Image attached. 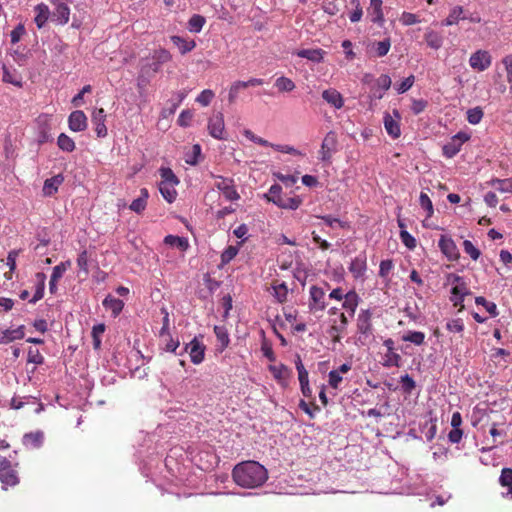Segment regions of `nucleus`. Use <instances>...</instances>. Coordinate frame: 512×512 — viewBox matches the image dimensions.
Here are the masks:
<instances>
[{"label": "nucleus", "instance_id": "338daca9", "mask_svg": "<svg viewBox=\"0 0 512 512\" xmlns=\"http://www.w3.org/2000/svg\"><path fill=\"white\" fill-rule=\"evenodd\" d=\"M28 363H33L35 365H41L44 362V357L40 353V351L36 348H30L28 350Z\"/></svg>", "mask_w": 512, "mask_h": 512}, {"label": "nucleus", "instance_id": "4468645a", "mask_svg": "<svg viewBox=\"0 0 512 512\" xmlns=\"http://www.w3.org/2000/svg\"><path fill=\"white\" fill-rule=\"evenodd\" d=\"M438 246L448 260L457 261L460 258L459 249L451 237L441 235Z\"/></svg>", "mask_w": 512, "mask_h": 512}, {"label": "nucleus", "instance_id": "4d7b16f0", "mask_svg": "<svg viewBox=\"0 0 512 512\" xmlns=\"http://www.w3.org/2000/svg\"><path fill=\"white\" fill-rule=\"evenodd\" d=\"M160 175L162 178V181L160 183H167V184L174 185V184H178V182H179L176 175L173 173V171L170 168H161Z\"/></svg>", "mask_w": 512, "mask_h": 512}, {"label": "nucleus", "instance_id": "680f3d73", "mask_svg": "<svg viewBox=\"0 0 512 512\" xmlns=\"http://www.w3.org/2000/svg\"><path fill=\"white\" fill-rule=\"evenodd\" d=\"M215 94L210 89L203 90L196 98V102L201 104L202 106H208L213 100Z\"/></svg>", "mask_w": 512, "mask_h": 512}, {"label": "nucleus", "instance_id": "4c0bfd02", "mask_svg": "<svg viewBox=\"0 0 512 512\" xmlns=\"http://www.w3.org/2000/svg\"><path fill=\"white\" fill-rule=\"evenodd\" d=\"M490 184L501 193H512V178H495L491 180Z\"/></svg>", "mask_w": 512, "mask_h": 512}, {"label": "nucleus", "instance_id": "c85d7f7f", "mask_svg": "<svg viewBox=\"0 0 512 512\" xmlns=\"http://www.w3.org/2000/svg\"><path fill=\"white\" fill-rule=\"evenodd\" d=\"M148 197V190L146 188H142L140 190V196L132 201V203L129 206V209L137 214L142 213L147 206Z\"/></svg>", "mask_w": 512, "mask_h": 512}, {"label": "nucleus", "instance_id": "393cba45", "mask_svg": "<svg viewBox=\"0 0 512 512\" xmlns=\"http://www.w3.org/2000/svg\"><path fill=\"white\" fill-rule=\"evenodd\" d=\"M44 442V433L41 431L26 433L23 437V444L27 448L38 449Z\"/></svg>", "mask_w": 512, "mask_h": 512}, {"label": "nucleus", "instance_id": "412c9836", "mask_svg": "<svg viewBox=\"0 0 512 512\" xmlns=\"http://www.w3.org/2000/svg\"><path fill=\"white\" fill-rule=\"evenodd\" d=\"M25 336V327L21 325L15 329H6L0 332V344H9L15 340L23 339Z\"/></svg>", "mask_w": 512, "mask_h": 512}, {"label": "nucleus", "instance_id": "473e14b6", "mask_svg": "<svg viewBox=\"0 0 512 512\" xmlns=\"http://www.w3.org/2000/svg\"><path fill=\"white\" fill-rule=\"evenodd\" d=\"M325 52L322 49H303L297 52L301 58H306L310 61L319 63L323 60Z\"/></svg>", "mask_w": 512, "mask_h": 512}, {"label": "nucleus", "instance_id": "4be33fe9", "mask_svg": "<svg viewBox=\"0 0 512 512\" xmlns=\"http://www.w3.org/2000/svg\"><path fill=\"white\" fill-rule=\"evenodd\" d=\"M186 349H189V355L192 363L200 364L204 360L205 347L198 340L193 339L186 346Z\"/></svg>", "mask_w": 512, "mask_h": 512}, {"label": "nucleus", "instance_id": "423d86ee", "mask_svg": "<svg viewBox=\"0 0 512 512\" xmlns=\"http://www.w3.org/2000/svg\"><path fill=\"white\" fill-rule=\"evenodd\" d=\"M0 482L5 486H16L19 483L18 472L13 467L10 460L5 457L0 458Z\"/></svg>", "mask_w": 512, "mask_h": 512}, {"label": "nucleus", "instance_id": "aec40b11", "mask_svg": "<svg viewBox=\"0 0 512 512\" xmlns=\"http://www.w3.org/2000/svg\"><path fill=\"white\" fill-rule=\"evenodd\" d=\"M268 369L271 372V374L273 375L274 379L279 384H281L282 386L287 385L288 379L291 375V371L286 365H284L282 363H280L278 365H270L268 367Z\"/></svg>", "mask_w": 512, "mask_h": 512}, {"label": "nucleus", "instance_id": "f704fd0d", "mask_svg": "<svg viewBox=\"0 0 512 512\" xmlns=\"http://www.w3.org/2000/svg\"><path fill=\"white\" fill-rule=\"evenodd\" d=\"M460 19H466V16L463 15V8L461 6H455L442 24L444 26H451L457 24Z\"/></svg>", "mask_w": 512, "mask_h": 512}, {"label": "nucleus", "instance_id": "a211bd4d", "mask_svg": "<svg viewBox=\"0 0 512 512\" xmlns=\"http://www.w3.org/2000/svg\"><path fill=\"white\" fill-rule=\"evenodd\" d=\"M323 100L334 109H341L344 106V98L342 94L335 88H328L322 92Z\"/></svg>", "mask_w": 512, "mask_h": 512}, {"label": "nucleus", "instance_id": "5fc2aeb1", "mask_svg": "<svg viewBox=\"0 0 512 512\" xmlns=\"http://www.w3.org/2000/svg\"><path fill=\"white\" fill-rule=\"evenodd\" d=\"M420 206L427 212V217H431L434 213L433 204L428 194L421 192L419 196Z\"/></svg>", "mask_w": 512, "mask_h": 512}, {"label": "nucleus", "instance_id": "7ed1b4c3", "mask_svg": "<svg viewBox=\"0 0 512 512\" xmlns=\"http://www.w3.org/2000/svg\"><path fill=\"white\" fill-rule=\"evenodd\" d=\"M172 60L171 53L165 48H159L153 51L151 56V62L142 65L140 73L141 75L152 76L161 70L163 64H166Z\"/></svg>", "mask_w": 512, "mask_h": 512}, {"label": "nucleus", "instance_id": "f8f14e48", "mask_svg": "<svg viewBox=\"0 0 512 512\" xmlns=\"http://www.w3.org/2000/svg\"><path fill=\"white\" fill-rule=\"evenodd\" d=\"M309 309L310 311L312 312H317V311H323L326 309V301H325V291L316 286V285H313L310 287V290H309Z\"/></svg>", "mask_w": 512, "mask_h": 512}, {"label": "nucleus", "instance_id": "13d9d810", "mask_svg": "<svg viewBox=\"0 0 512 512\" xmlns=\"http://www.w3.org/2000/svg\"><path fill=\"white\" fill-rule=\"evenodd\" d=\"M391 47L390 39H385L374 44L376 56L383 57L387 55Z\"/></svg>", "mask_w": 512, "mask_h": 512}, {"label": "nucleus", "instance_id": "c756f323", "mask_svg": "<svg viewBox=\"0 0 512 512\" xmlns=\"http://www.w3.org/2000/svg\"><path fill=\"white\" fill-rule=\"evenodd\" d=\"M107 310H111L114 317L118 316L124 307V302L121 299L108 295L102 302Z\"/></svg>", "mask_w": 512, "mask_h": 512}, {"label": "nucleus", "instance_id": "b1692460", "mask_svg": "<svg viewBox=\"0 0 512 512\" xmlns=\"http://www.w3.org/2000/svg\"><path fill=\"white\" fill-rule=\"evenodd\" d=\"M64 176L62 174H57L51 178L45 180L43 185V194L45 196H53L57 191L59 186L63 183Z\"/></svg>", "mask_w": 512, "mask_h": 512}, {"label": "nucleus", "instance_id": "c9c22d12", "mask_svg": "<svg viewBox=\"0 0 512 512\" xmlns=\"http://www.w3.org/2000/svg\"><path fill=\"white\" fill-rule=\"evenodd\" d=\"M214 333L216 335L217 341L220 343V351H223L228 347L230 343L227 329L224 326H215Z\"/></svg>", "mask_w": 512, "mask_h": 512}, {"label": "nucleus", "instance_id": "bf43d9fd", "mask_svg": "<svg viewBox=\"0 0 512 512\" xmlns=\"http://www.w3.org/2000/svg\"><path fill=\"white\" fill-rule=\"evenodd\" d=\"M350 4L354 6V10L349 14L350 21L353 23L360 21L363 15V10L359 0H350Z\"/></svg>", "mask_w": 512, "mask_h": 512}, {"label": "nucleus", "instance_id": "1a4fd4ad", "mask_svg": "<svg viewBox=\"0 0 512 512\" xmlns=\"http://www.w3.org/2000/svg\"><path fill=\"white\" fill-rule=\"evenodd\" d=\"M470 136L465 132H458L451 140L446 143L443 148V155L447 158L454 157L460 150L462 145L468 141Z\"/></svg>", "mask_w": 512, "mask_h": 512}, {"label": "nucleus", "instance_id": "39448f33", "mask_svg": "<svg viewBox=\"0 0 512 512\" xmlns=\"http://www.w3.org/2000/svg\"><path fill=\"white\" fill-rule=\"evenodd\" d=\"M213 177L215 179V187L221 191L227 201H237L240 199L234 179L221 175H214Z\"/></svg>", "mask_w": 512, "mask_h": 512}, {"label": "nucleus", "instance_id": "a878e982", "mask_svg": "<svg viewBox=\"0 0 512 512\" xmlns=\"http://www.w3.org/2000/svg\"><path fill=\"white\" fill-rule=\"evenodd\" d=\"M34 10L36 12L34 21L36 23V26L39 29H41L42 27L45 26L46 22L48 21L51 12L49 10V7L44 3H40L37 6H35Z\"/></svg>", "mask_w": 512, "mask_h": 512}, {"label": "nucleus", "instance_id": "9d476101", "mask_svg": "<svg viewBox=\"0 0 512 512\" xmlns=\"http://www.w3.org/2000/svg\"><path fill=\"white\" fill-rule=\"evenodd\" d=\"M469 64L472 69L482 72L487 70L492 64V56L486 50H477L471 54Z\"/></svg>", "mask_w": 512, "mask_h": 512}, {"label": "nucleus", "instance_id": "de8ad7c7", "mask_svg": "<svg viewBox=\"0 0 512 512\" xmlns=\"http://www.w3.org/2000/svg\"><path fill=\"white\" fill-rule=\"evenodd\" d=\"M105 332V325L103 323L94 325L92 328L93 347L98 350L101 347V336Z\"/></svg>", "mask_w": 512, "mask_h": 512}, {"label": "nucleus", "instance_id": "8fccbe9b", "mask_svg": "<svg viewBox=\"0 0 512 512\" xmlns=\"http://www.w3.org/2000/svg\"><path fill=\"white\" fill-rule=\"evenodd\" d=\"M475 303L477 305L483 306L486 311L492 316L496 317L498 315L497 306L495 303L487 301L484 297L478 296L475 298Z\"/></svg>", "mask_w": 512, "mask_h": 512}, {"label": "nucleus", "instance_id": "ea45409f", "mask_svg": "<svg viewBox=\"0 0 512 512\" xmlns=\"http://www.w3.org/2000/svg\"><path fill=\"white\" fill-rule=\"evenodd\" d=\"M273 295L277 299L279 303H284L287 300L288 296V288L284 282L282 283H273L272 285Z\"/></svg>", "mask_w": 512, "mask_h": 512}, {"label": "nucleus", "instance_id": "0eeeda50", "mask_svg": "<svg viewBox=\"0 0 512 512\" xmlns=\"http://www.w3.org/2000/svg\"><path fill=\"white\" fill-rule=\"evenodd\" d=\"M338 151V137L335 131H329L321 144L319 151L320 159L323 162H330L333 154Z\"/></svg>", "mask_w": 512, "mask_h": 512}, {"label": "nucleus", "instance_id": "f257e3e1", "mask_svg": "<svg viewBox=\"0 0 512 512\" xmlns=\"http://www.w3.org/2000/svg\"><path fill=\"white\" fill-rule=\"evenodd\" d=\"M234 482L242 488H258L268 479L267 469L254 460L243 461L232 470Z\"/></svg>", "mask_w": 512, "mask_h": 512}, {"label": "nucleus", "instance_id": "3c124183", "mask_svg": "<svg viewBox=\"0 0 512 512\" xmlns=\"http://www.w3.org/2000/svg\"><path fill=\"white\" fill-rule=\"evenodd\" d=\"M71 266L70 261L61 262L53 268L51 277L52 282H57L60 278H62L63 274L66 270Z\"/></svg>", "mask_w": 512, "mask_h": 512}, {"label": "nucleus", "instance_id": "e2e57ef3", "mask_svg": "<svg viewBox=\"0 0 512 512\" xmlns=\"http://www.w3.org/2000/svg\"><path fill=\"white\" fill-rule=\"evenodd\" d=\"M299 408L301 410H303L306 414H308L310 418H314L315 412L320 411V407L317 404H315V403L309 404L304 400H300Z\"/></svg>", "mask_w": 512, "mask_h": 512}, {"label": "nucleus", "instance_id": "cd10ccee", "mask_svg": "<svg viewBox=\"0 0 512 512\" xmlns=\"http://www.w3.org/2000/svg\"><path fill=\"white\" fill-rule=\"evenodd\" d=\"M384 127L386 132L394 139L400 137L401 130L399 122L396 121L389 113L384 115Z\"/></svg>", "mask_w": 512, "mask_h": 512}, {"label": "nucleus", "instance_id": "0e129e2a", "mask_svg": "<svg viewBox=\"0 0 512 512\" xmlns=\"http://www.w3.org/2000/svg\"><path fill=\"white\" fill-rule=\"evenodd\" d=\"M400 239L408 249L413 250L416 247V239L407 230H400Z\"/></svg>", "mask_w": 512, "mask_h": 512}, {"label": "nucleus", "instance_id": "f3484780", "mask_svg": "<svg viewBox=\"0 0 512 512\" xmlns=\"http://www.w3.org/2000/svg\"><path fill=\"white\" fill-rule=\"evenodd\" d=\"M69 129L73 132H82L87 128V117L81 110L73 111L68 117Z\"/></svg>", "mask_w": 512, "mask_h": 512}, {"label": "nucleus", "instance_id": "dca6fc26", "mask_svg": "<svg viewBox=\"0 0 512 512\" xmlns=\"http://www.w3.org/2000/svg\"><path fill=\"white\" fill-rule=\"evenodd\" d=\"M348 270L355 279L362 278L367 270L366 254L362 252L352 259Z\"/></svg>", "mask_w": 512, "mask_h": 512}, {"label": "nucleus", "instance_id": "864d4df0", "mask_svg": "<svg viewBox=\"0 0 512 512\" xmlns=\"http://www.w3.org/2000/svg\"><path fill=\"white\" fill-rule=\"evenodd\" d=\"M483 115V111L480 107L469 109L467 111V121L470 124L476 125L481 122Z\"/></svg>", "mask_w": 512, "mask_h": 512}, {"label": "nucleus", "instance_id": "e433bc0d", "mask_svg": "<svg viewBox=\"0 0 512 512\" xmlns=\"http://www.w3.org/2000/svg\"><path fill=\"white\" fill-rule=\"evenodd\" d=\"M36 278L38 280V284H37L36 291H35L32 299H30V301H29L30 303H36L37 301L41 300L44 296L46 276L44 273L39 272L36 274Z\"/></svg>", "mask_w": 512, "mask_h": 512}, {"label": "nucleus", "instance_id": "052dcab7", "mask_svg": "<svg viewBox=\"0 0 512 512\" xmlns=\"http://www.w3.org/2000/svg\"><path fill=\"white\" fill-rule=\"evenodd\" d=\"M261 351L263 355L271 362H274L276 360L275 353L272 348V344L270 341H268L266 338L262 340L261 343Z\"/></svg>", "mask_w": 512, "mask_h": 512}, {"label": "nucleus", "instance_id": "6ab92c4d", "mask_svg": "<svg viewBox=\"0 0 512 512\" xmlns=\"http://www.w3.org/2000/svg\"><path fill=\"white\" fill-rule=\"evenodd\" d=\"M106 114L103 108L96 109L92 113V122L95 125L96 135L100 138L107 135V127L105 125Z\"/></svg>", "mask_w": 512, "mask_h": 512}, {"label": "nucleus", "instance_id": "bb28decb", "mask_svg": "<svg viewBox=\"0 0 512 512\" xmlns=\"http://www.w3.org/2000/svg\"><path fill=\"white\" fill-rule=\"evenodd\" d=\"M170 39L182 55L192 51L196 47V42L194 40H188L177 35L171 36Z\"/></svg>", "mask_w": 512, "mask_h": 512}, {"label": "nucleus", "instance_id": "69168bd1", "mask_svg": "<svg viewBox=\"0 0 512 512\" xmlns=\"http://www.w3.org/2000/svg\"><path fill=\"white\" fill-rule=\"evenodd\" d=\"M400 382L402 384L403 391L407 394H410L416 387L414 379L409 374L401 376Z\"/></svg>", "mask_w": 512, "mask_h": 512}, {"label": "nucleus", "instance_id": "20e7f679", "mask_svg": "<svg viewBox=\"0 0 512 512\" xmlns=\"http://www.w3.org/2000/svg\"><path fill=\"white\" fill-rule=\"evenodd\" d=\"M282 188L278 184L270 187L268 193L265 195L268 201L273 202L278 207L283 209L296 210L302 203L298 197H285L281 195Z\"/></svg>", "mask_w": 512, "mask_h": 512}, {"label": "nucleus", "instance_id": "6e6d98bb", "mask_svg": "<svg viewBox=\"0 0 512 512\" xmlns=\"http://www.w3.org/2000/svg\"><path fill=\"white\" fill-rule=\"evenodd\" d=\"M463 250L474 261L478 260L480 255H481L480 250L478 248H476L474 246V244L470 240H464V242H463Z\"/></svg>", "mask_w": 512, "mask_h": 512}, {"label": "nucleus", "instance_id": "f03ea898", "mask_svg": "<svg viewBox=\"0 0 512 512\" xmlns=\"http://www.w3.org/2000/svg\"><path fill=\"white\" fill-rule=\"evenodd\" d=\"M372 312L370 309H363L356 319L355 344L357 346L369 345L373 338Z\"/></svg>", "mask_w": 512, "mask_h": 512}, {"label": "nucleus", "instance_id": "ddd939ff", "mask_svg": "<svg viewBox=\"0 0 512 512\" xmlns=\"http://www.w3.org/2000/svg\"><path fill=\"white\" fill-rule=\"evenodd\" d=\"M448 281L455 284L451 293L458 298V301H456L454 305H461V307H463L462 302L464 301V297L470 293L467 284L462 277L456 274H449Z\"/></svg>", "mask_w": 512, "mask_h": 512}, {"label": "nucleus", "instance_id": "603ef678", "mask_svg": "<svg viewBox=\"0 0 512 512\" xmlns=\"http://www.w3.org/2000/svg\"><path fill=\"white\" fill-rule=\"evenodd\" d=\"M296 370L298 372V379L300 384H306L309 382L308 379V371L305 369L301 357L297 355L296 361H295Z\"/></svg>", "mask_w": 512, "mask_h": 512}, {"label": "nucleus", "instance_id": "a18cd8bd", "mask_svg": "<svg viewBox=\"0 0 512 512\" xmlns=\"http://www.w3.org/2000/svg\"><path fill=\"white\" fill-rule=\"evenodd\" d=\"M275 86L280 92H291L295 89V83L287 77L281 76L276 79Z\"/></svg>", "mask_w": 512, "mask_h": 512}, {"label": "nucleus", "instance_id": "9b49d317", "mask_svg": "<svg viewBox=\"0 0 512 512\" xmlns=\"http://www.w3.org/2000/svg\"><path fill=\"white\" fill-rule=\"evenodd\" d=\"M54 6V10L51 13L52 21H55L59 25H65L70 19V8L64 0H49Z\"/></svg>", "mask_w": 512, "mask_h": 512}, {"label": "nucleus", "instance_id": "c03bdc74", "mask_svg": "<svg viewBox=\"0 0 512 512\" xmlns=\"http://www.w3.org/2000/svg\"><path fill=\"white\" fill-rule=\"evenodd\" d=\"M402 340L420 346L424 344L425 334L421 331H408L402 336Z\"/></svg>", "mask_w": 512, "mask_h": 512}, {"label": "nucleus", "instance_id": "2eb2a0df", "mask_svg": "<svg viewBox=\"0 0 512 512\" xmlns=\"http://www.w3.org/2000/svg\"><path fill=\"white\" fill-rule=\"evenodd\" d=\"M348 324L349 319L347 315L343 312L339 313V324L334 322L328 331L333 343H339L341 341L342 334L346 332Z\"/></svg>", "mask_w": 512, "mask_h": 512}, {"label": "nucleus", "instance_id": "09e8293b", "mask_svg": "<svg viewBox=\"0 0 512 512\" xmlns=\"http://www.w3.org/2000/svg\"><path fill=\"white\" fill-rule=\"evenodd\" d=\"M501 486L508 488V494H512V469L503 468L499 478Z\"/></svg>", "mask_w": 512, "mask_h": 512}, {"label": "nucleus", "instance_id": "774afa93", "mask_svg": "<svg viewBox=\"0 0 512 512\" xmlns=\"http://www.w3.org/2000/svg\"><path fill=\"white\" fill-rule=\"evenodd\" d=\"M502 63L504 65L506 73H507V81L511 85V89H512V53L505 56L502 59Z\"/></svg>", "mask_w": 512, "mask_h": 512}, {"label": "nucleus", "instance_id": "6e6552de", "mask_svg": "<svg viewBox=\"0 0 512 512\" xmlns=\"http://www.w3.org/2000/svg\"><path fill=\"white\" fill-rule=\"evenodd\" d=\"M209 135L217 140H227L224 116L221 112L213 115L208 120Z\"/></svg>", "mask_w": 512, "mask_h": 512}, {"label": "nucleus", "instance_id": "2f4dec72", "mask_svg": "<svg viewBox=\"0 0 512 512\" xmlns=\"http://www.w3.org/2000/svg\"><path fill=\"white\" fill-rule=\"evenodd\" d=\"M3 77L2 80L5 83L12 84L16 87H22L21 76L17 73L16 70L11 71L6 65H3Z\"/></svg>", "mask_w": 512, "mask_h": 512}, {"label": "nucleus", "instance_id": "5701e85b", "mask_svg": "<svg viewBox=\"0 0 512 512\" xmlns=\"http://www.w3.org/2000/svg\"><path fill=\"white\" fill-rule=\"evenodd\" d=\"M360 297L355 290H350L345 294L342 308L345 309L350 317H353L359 305Z\"/></svg>", "mask_w": 512, "mask_h": 512}, {"label": "nucleus", "instance_id": "a19ab883", "mask_svg": "<svg viewBox=\"0 0 512 512\" xmlns=\"http://www.w3.org/2000/svg\"><path fill=\"white\" fill-rule=\"evenodd\" d=\"M402 362V357L395 350L386 351L384 356L385 367H400Z\"/></svg>", "mask_w": 512, "mask_h": 512}, {"label": "nucleus", "instance_id": "49530a36", "mask_svg": "<svg viewBox=\"0 0 512 512\" xmlns=\"http://www.w3.org/2000/svg\"><path fill=\"white\" fill-rule=\"evenodd\" d=\"M171 185L172 184H167V183L159 184V190H160L161 195L169 203H172L175 200L176 195H177L176 190Z\"/></svg>", "mask_w": 512, "mask_h": 512}, {"label": "nucleus", "instance_id": "79ce46f5", "mask_svg": "<svg viewBox=\"0 0 512 512\" xmlns=\"http://www.w3.org/2000/svg\"><path fill=\"white\" fill-rule=\"evenodd\" d=\"M206 23L205 17L199 14H194L188 22V29L190 32L199 33L204 24Z\"/></svg>", "mask_w": 512, "mask_h": 512}, {"label": "nucleus", "instance_id": "58836bf2", "mask_svg": "<svg viewBox=\"0 0 512 512\" xmlns=\"http://www.w3.org/2000/svg\"><path fill=\"white\" fill-rule=\"evenodd\" d=\"M164 243L172 247H177L182 251H185L188 248V241L184 237L167 235L164 238Z\"/></svg>", "mask_w": 512, "mask_h": 512}, {"label": "nucleus", "instance_id": "37998d69", "mask_svg": "<svg viewBox=\"0 0 512 512\" xmlns=\"http://www.w3.org/2000/svg\"><path fill=\"white\" fill-rule=\"evenodd\" d=\"M57 145L61 150L66 152H72L75 149L74 140L65 133H61L58 136Z\"/></svg>", "mask_w": 512, "mask_h": 512}, {"label": "nucleus", "instance_id": "72a5a7b5", "mask_svg": "<svg viewBox=\"0 0 512 512\" xmlns=\"http://www.w3.org/2000/svg\"><path fill=\"white\" fill-rule=\"evenodd\" d=\"M424 38L427 45L435 50L440 49L443 44V37L441 34L433 30L427 31Z\"/></svg>", "mask_w": 512, "mask_h": 512}, {"label": "nucleus", "instance_id": "7c9ffc66", "mask_svg": "<svg viewBox=\"0 0 512 512\" xmlns=\"http://www.w3.org/2000/svg\"><path fill=\"white\" fill-rule=\"evenodd\" d=\"M368 14L371 17L372 22H374V23L382 22L384 19L383 12H382V0H370Z\"/></svg>", "mask_w": 512, "mask_h": 512}]
</instances>
